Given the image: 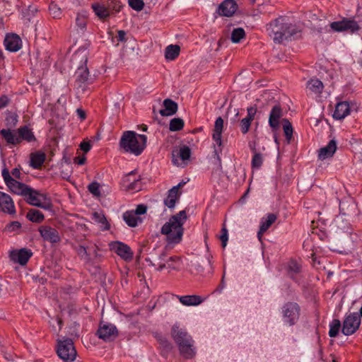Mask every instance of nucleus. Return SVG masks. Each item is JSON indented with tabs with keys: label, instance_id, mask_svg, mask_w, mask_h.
<instances>
[{
	"label": "nucleus",
	"instance_id": "20",
	"mask_svg": "<svg viewBox=\"0 0 362 362\" xmlns=\"http://www.w3.org/2000/svg\"><path fill=\"white\" fill-rule=\"evenodd\" d=\"M340 213L344 216H351L354 214L356 205L351 197H346L339 202Z\"/></svg>",
	"mask_w": 362,
	"mask_h": 362
},
{
	"label": "nucleus",
	"instance_id": "41",
	"mask_svg": "<svg viewBox=\"0 0 362 362\" xmlns=\"http://www.w3.org/2000/svg\"><path fill=\"white\" fill-rule=\"evenodd\" d=\"M341 327V322L339 320L334 319L329 324V336L330 337H335L337 336L339 329Z\"/></svg>",
	"mask_w": 362,
	"mask_h": 362
},
{
	"label": "nucleus",
	"instance_id": "57",
	"mask_svg": "<svg viewBox=\"0 0 362 362\" xmlns=\"http://www.w3.org/2000/svg\"><path fill=\"white\" fill-rule=\"evenodd\" d=\"M21 225L18 221H13L6 226V229L10 231H15L21 228Z\"/></svg>",
	"mask_w": 362,
	"mask_h": 362
},
{
	"label": "nucleus",
	"instance_id": "9",
	"mask_svg": "<svg viewBox=\"0 0 362 362\" xmlns=\"http://www.w3.org/2000/svg\"><path fill=\"white\" fill-rule=\"evenodd\" d=\"M361 319L357 313L349 314L343 322L342 333L349 336L353 334L359 327Z\"/></svg>",
	"mask_w": 362,
	"mask_h": 362
},
{
	"label": "nucleus",
	"instance_id": "7",
	"mask_svg": "<svg viewBox=\"0 0 362 362\" xmlns=\"http://www.w3.org/2000/svg\"><path fill=\"white\" fill-rule=\"evenodd\" d=\"M198 349L191 334L182 331V360H193L196 358Z\"/></svg>",
	"mask_w": 362,
	"mask_h": 362
},
{
	"label": "nucleus",
	"instance_id": "18",
	"mask_svg": "<svg viewBox=\"0 0 362 362\" xmlns=\"http://www.w3.org/2000/svg\"><path fill=\"white\" fill-rule=\"evenodd\" d=\"M4 42L6 49L13 52L18 51L22 47L21 39L16 34L6 35Z\"/></svg>",
	"mask_w": 362,
	"mask_h": 362
},
{
	"label": "nucleus",
	"instance_id": "40",
	"mask_svg": "<svg viewBox=\"0 0 362 362\" xmlns=\"http://www.w3.org/2000/svg\"><path fill=\"white\" fill-rule=\"evenodd\" d=\"M172 337L177 343L179 349L181 348V329L180 328L179 323H176L173 325L171 331Z\"/></svg>",
	"mask_w": 362,
	"mask_h": 362
},
{
	"label": "nucleus",
	"instance_id": "31",
	"mask_svg": "<svg viewBox=\"0 0 362 362\" xmlns=\"http://www.w3.org/2000/svg\"><path fill=\"white\" fill-rule=\"evenodd\" d=\"M18 136L20 139V143L23 140H25L28 142H30L32 141H34L35 139L32 131L26 126L23 127L18 129Z\"/></svg>",
	"mask_w": 362,
	"mask_h": 362
},
{
	"label": "nucleus",
	"instance_id": "50",
	"mask_svg": "<svg viewBox=\"0 0 362 362\" xmlns=\"http://www.w3.org/2000/svg\"><path fill=\"white\" fill-rule=\"evenodd\" d=\"M127 190H136L139 191L141 189V182L139 179L134 177L132 182L126 185Z\"/></svg>",
	"mask_w": 362,
	"mask_h": 362
},
{
	"label": "nucleus",
	"instance_id": "61",
	"mask_svg": "<svg viewBox=\"0 0 362 362\" xmlns=\"http://www.w3.org/2000/svg\"><path fill=\"white\" fill-rule=\"evenodd\" d=\"M192 267L194 268L197 273H202L204 272V267L198 261H196L195 262H192Z\"/></svg>",
	"mask_w": 362,
	"mask_h": 362
},
{
	"label": "nucleus",
	"instance_id": "3",
	"mask_svg": "<svg viewBox=\"0 0 362 362\" xmlns=\"http://www.w3.org/2000/svg\"><path fill=\"white\" fill-rule=\"evenodd\" d=\"M147 137L133 131L124 132L119 141V146L125 152L140 155L146 146Z\"/></svg>",
	"mask_w": 362,
	"mask_h": 362
},
{
	"label": "nucleus",
	"instance_id": "63",
	"mask_svg": "<svg viewBox=\"0 0 362 362\" xmlns=\"http://www.w3.org/2000/svg\"><path fill=\"white\" fill-rule=\"evenodd\" d=\"M8 103V99L6 96L4 95L0 98V109L5 107Z\"/></svg>",
	"mask_w": 362,
	"mask_h": 362
},
{
	"label": "nucleus",
	"instance_id": "42",
	"mask_svg": "<svg viewBox=\"0 0 362 362\" xmlns=\"http://www.w3.org/2000/svg\"><path fill=\"white\" fill-rule=\"evenodd\" d=\"M283 129L286 139L289 141L293 136V127L287 119H282Z\"/></svg>",
	"mask_w": 362,
	"mask_h": 362
},
{
	"label": "nucleus",
	"instance_id": "46",
	"mask_svg": "<svg viewBox=\"0 0 362 362\" xmlns=\"http://www.w3.org/2000/svg\"><path fill=\"white\" fill-rule=\"evenodd\" d=\"M88 189L95 197H99L101 195L100 184L98 182H93L89 184Z\"/></svg>",
	"mask_w": 362,
	"mask_h": 362
},
{
	"label": "nucleus",
	"instance_id": "32",
	"mask_svg": "<svg viewBox=\"0 0 362 362\" xmlns=\"http://www.w3.org/2000/svg\"><path fill=\"white\" fill-rule=\"evenodd\" d=\"M123 218L126 223L130 227H135L137 226L138 222H141V218H138L133 211H126L123 214Z\"/></svg>",
	"mask_w": 362,
	"mask_h": 362
},
{
	"label": "nucleus",
	"instance_id": "37",
	"mask_svg": "<svg viewBox=\"0 0 362 362\" xmlns=\"http://www.w3.org/2000/svg\"><path fill=\"white\" fill-rule=\"evenodd\" d=\"M49 57L46 52L41 53L40 52H36L35 61L36 65H38L42 67V69H45L48 66V59Z\"/></svg>",
	"mask_w": 362,
	"mask_h": 362
},
{
	"label": "nucleus",
	"instance_id": "25",
	"mask_svg": "<svg viewBox=\"0 0 362 362\" xmlns=\"http://www.w3.org/2000/svg\"><path fill=\"white\" fill-rule=\"evenodd\" d=\"M337 150V142L334 139H332L327 145L321 148L319 151L318 158L320 160H325L333 156Z\"/></svg>",
	"mask_w": 362,
	"mask_h": 362
},
{
	"label": "nucleus",
	"instance_id": "55",
	"mask_svg": "<svg viewBox=\"0 0 362 362\" xmlns=\"http://www.w3.org/2000/svg\"><path fill=\"white\" fill-rule=\"evenodd\" d=\"M136 177L134 173L132 171L125 175L122 179V184L124 188H126V185H128L129 182H132L133 180V178Z\"/></svg>",
	"mask_w": 362,
	"mask_h": 362
},
{
	"label": "nucleus",
	"instance_id": "33",
	"mask_svg": "<svg viewBox=\"0 0 362 362\" xmlns=\"http://www.w3.org/2000/svg\"><path fill=\"white\" fill-rule=\"evenodd\" d=\"M92 8L95 15L100 19H105L110 16V11L107 8V6L106 7L104 5H101L99 4H94L92 5Z\"/></svg>",
	"mask_w": 362,
	"mask_h": 362
},
{
	"label": "nucleus",
	"instance_id": "19",
	"mask_svg": "<svg viewBox=\"0 0 362 362\" xmlns=\"http://www.w3.org/2000/svg\"><path fill=\"white\" fill-rule=\"evenodd\" d=\"M247 116L243 118L240 122V131L243 134L248 132L252 122L254 120L255 116L257 113V108L255 107H250L247 108Z\"/></svg>",
	"mask_w": 362,
	"mask_h": 362
},
{
	"label": "nucleus",
	"instance_id": "29",
	"mask_svg": "<svg viewBox=\"0 0 362 362\" xmlns=\"http://www.w3.org/2000/svg\"><path fill=\"white\" fill-rule=\"evenodd\" d=\"M181 161V141H178L171 152V162L173 165L179 167Z\"/></svg>",
	"mask_w": 362,
	"mask_h": 362
},
{
	"label": "nucleus",
	"instance_id": "49",
	"mask_svg": "<svg viewBox=\"0 0 362 362\" xmlns=\"http://www.w3.org/2000/svg\"><path fill=\"white\" fill-rule=\"evenodd\" d=\"M129 5L134 10L140 11L143 9L144 3L142 0H129Z\"/></svg>",
	"mask_w": 362,
	"mask_h": 362
},
{
	"label": "nucleus",
	"instance_id": "51",
	"mask_svg": "<svg viewBox=\"0 0 362 362\" xmlns=\"http://www.w3.org/2000/svg\"><path fill=\"white\" fill-rule=\"evenodd\" d=\"M121 5L119 3L115 0H109L107 3V8L110 11V14L112 11L119 12L120 11Z\"/></svg>",
	"mask_w": 362,
	"mask_h": 362
},
{
	"label": "nucleus",
	"instance_id": "22",
	"mask_svg": "<svg viewBox=\"0 0 362 362\" xmlns=\"http://www.w3.org/2000/svg\"><path fill=\"white\" fill-rule=\"evenodd\" d=\"M350 111L351 106L349 102L344 101L337 103L333 113V117L338 120L343 119L350 114Z\"/></svg>",
	"mask_w": 362,
	"mask_h": 362
},
{
	"label": "nucleus",
	"instance_id": "11",
	"mask_svg": "<svg viewBox=\"0 0 362 362\" xmlns=\"http://www.w3.org/2000/svg\"><path fill=\"white\" fill-rule=\"evenodd\" d=\"M223 129V119L221 117H218L214 124V132L212 134L213 140L214 141V153L219 158V153L221 152V134Z\"/></svg>",
	"mask_w": 362,
	"mask_h": 362
},
{
	"label": "nucleus",
	"instance_id": "59",
	"mask_svg": "<svg viewBox=\"0 0 362 362\" xmlns=\"http://www.w3.org/2000/svg\"><path fill=\"white\" fill-rule=\"evenodd\" d=\"M225 275H226V271H225V269H223V276H222V278H221V283L218 287V291H219V293H221V291L226 288V282H225Z\"/></svg>",
	"mask_w": 362,
	"mask_h": 362
},
{
	"label": "nucleus",
	"instance_id": "26",
	"mask_svg": "<svg viewBox=\"0 0 362 362\" xmlns=\"http://www.w3.org/2000/svg\"><path fill=\"white\" fill-rule=\"evenodd\" d=\"M276 216L274 214H269L267 216L263 217L260 221L257 236L260 237L270 228V226L276 221Z\"/></svg>",
	"mask_w": 362,
	"mask_h": 362
},
{
	"label": "nucleus",
	"instance_id": "6",
	"mask_svg": "<svg viewBox=\"0 0 362 362\" xmlns=\"http://www.w3.org/2000/svg\"><path fill=\"white\" fill-rule=\"evenodd\" d=\"M86 49L78 50L74 54V59H78L81 57V62L83 64L80 66L76 73V86L78 89H81L84 91L87 86L90 83V78L89 76L88 69L86 66V62L88 61L87 54Z\"/></svg>",
	"mask_w": 362,
	"mask_h": 362
},
{
	"label": "nucleus",
	"instance_id": "13",
	"mask_svg": "<svg viewBox=\"0 0 362 362\" xmlns=\"http://www.w3.org/2000/svg\"><path fill=\"white\" fill-rule=\"evenodd\" d=\"M38 231L45 241H47L51 243H57L61 240L59 231L56 228L49 226H41L39 228Z\"/></svg>",
	"mask_w": 362,
	"mask_h": 362
},
{
	"label": "nucleus",
	"instance_id": "16",
	"mask_svg": "<svg viewBox=\"0 0 362 362\" xmlns=\"http://www.w3.org/2000/svg\"><path fill=\"white\" fill-rule=\"evenodd\" d=\"M33 255L30 250L27 248H22L18 250H13L10 253L11 259L21 265H25L28 262L29 259Z\"/></svg>",
	"mask_w": 362,
	"mask_h": 362
},
{
	"label": "nucleus",
	"instance_id": "24",
	"mask_svg": "<svg viewBox=\"0 0 362 362\" xmlns=\"http://www.w3.org/2000/svg\"><path fill=\"white\" fill-rule=\"evenodd\" d=\"M235 11L236 4L233 0H226L218 7L219 14L227 17L232 16Z\"/></svg>",
	"mask_w": 362,
	"mask_h": 362
},
{
	"label": "nucleus",
	"instance_id": "44",
	"mask_svg": "<svg viewBox=\"0 0 362 362\" xmlns=\"http://www.w3.org/2000/svg\"><path fill=\"white\" fill-rule=\"evenodd\" d=\"M87 20L86 17L82 14H78L76 18V24L81 31L83 32L86 28Z\"/></svg>",
	"mask_w": 362,
	"mask_h": 362
},
{
	"label": "nucleus",
	"instance_id": "36",
	"mask_svg": "<svg viewBox=\"0 0 362 362\" xmlns=\"http://www.w3.org/2000/svg\"><path fill=\"white\" fill-rule=\"evenodd\" d=\"M26 217L32 222L40 223L44 220L43 214L37 210L32 209L27 213Z\"/></svg>",
	"mask_w": 362,
	"mask_h": 362
},
{
	"label": "nucleus",
	"instance_id": "62",
	"mask_svg": "<svg viewBox=\"0 0 362 362\" xmlns=\"http://www.w3.org/2000/svg\"><path fill=\"white\" fill-rule=\"evenodd\" d=\"M126 33L124 30H119L118 35L117 36V40L119 42H125L126 41Z\"/></svg>",
	"mask_w": 362,
	"mask_h": 362
},
{
	"label": "nucleus",
	"instance_id": "4",
	"mask_svg": "<svg viewBox=\"0 0 362 362\" xmlns=\"http://www.w3.org/2000/svg\"><path fill=\"white\" fill-rule=\"evenodd\" d=\"M301 308L294 301H286L279 308V315L283 325L286 327L296 325L300 317Z\"/></svg>",
	"mask_w": 362,
	"mask_h": 362
},
{
	"label": "nucleus",
	"instance_id": "5",
	"mask_svg": "<svg viewBox=\"0 0 362 362\" xmlns=\"http://www.w3.org/2000/svg\"><path fill=\"white\" fill-rule=\"evenodd\" d=\"M160 233L166 235L168 243H178L181 240V211L171 216L161 228Z\"/></svg>",
	"mask_w": 362,
	"mask_h": 362
},
{
	"label": "nucleus",
	"instance_id": "35",
	"mask_svg": "<svg viewBox=\"0 0 362 362\" xmlns=\"http://www.w3.org/2000/svg\"><path fill=\"white\" fill-rule=\"evenodd\" d=\"M45 160V155L44 153H35L31 154L30 163L31 165L35 168H39Z\"/></svg>",
	"mask_w": 362,
	"mask_h": 362
},
{
	"label": "nucleus",
	"instance_id": "60",
	"mask_svg": "<svg viewBox=\"0 0 362 362\" xmlns=\"http://www.w3.org/2000/svg\"><path fill=\"white\" fill-rule=\"evenodd\" d=\"M80 147L84 153H87L90 151L91 145L88 141H83L81 144Z\"/></svg>",
	"mask_w": 362,
	"mask_h": 362
},
{
	"label": "nucleus",
	"instance_id": "23",
	"mask_svg": "<svg viewBox=\"0 0 362 362\" xmlns=\"http://www.w3.org/2000/svg\"><path fill=\"white\" fill-rule=\"evenodd\" d=\"M163 108L159 110L158 112L163 117H169L175 114L178 110V105L171 99H165L163 103Z\"/></svg>",
	"mask_w": 362,
	"mask_h": 362
},
{
	"label": "nucleus",
	"instance_id": "15",
	"mask_svg": "<svg viewBox=\"0 0 362 362\" xmlns=\"http://www.w3.org/2000/svg\"><path fill=\"white\" fill-rule=\"evenodd\" d=\"M110 249L126 261L133 258V252L131 248L121 242H113L110 245Z\"/></svg>",
	"mask_w": 362,
	"mask_h": 362
},
{
	"label": "nucleus",
	"instance_id": "21",
	"mask_svg": "<svg viewBox=\"0 0 362 362\" xmlns=\"http://www.w3.org/2000/svg\"><path fill=\"white\" fill-rule=\"evenodd\" d=\"M180 188H181V182L168 190V196L164 199V204L169 209H173L176 202H178Z\"/></svg>",
	"mask_w": 362,
	"mask_h": 362
},
{
	"label": "nucleus",
	"instance_id": "39",
	"mask_svg": "<svg viewBox=\"0 0 362 362\" xmlns=\"http://www.w3.org/2000/svg\"><path fill=\"white\" fill-rule=\"evenodd\" d=\"M93 220L98 223H101L105 230H107L110 226L107 221L105 215L101 212H94L93 214Z\"/></svg>",
	"mask_w": 362,
	"mask_h": 362
},
{
	"label": "nucleus",
	"instance_id": "17",
	"mask_svg": "<svg viewBox=\"0 0 362 362\" xmlns=\"http://www.w3.org/2000/svg\"><path fill=\"white\" fill-rule=\"evenodd\" d=\"M0 211L8 214H15L16 209L12 198L0 191Z\"/></svg>",
	"mask_w": 362,
	"mask_h": 362
},
{
	"label": "nucleus",
	"instance_id": "38",
	"mask_svg": "<svg viewBox=\"0 0 362 362\" xmlns=\"http://www.w3.org/2000/svg\"><path fill=\"white\" fill-rule=\"evenodd\" d=\"M300 272V266L296 262L291 261L288 265V273L291 277L296 281L298 282L296 275Z\"/></svg>",
	"mask_w": 362,
	"mask_h": 362
},
{
	"label": "nucleus",
	"instance_id": "58",
	"mask_svg": "<svg viewBox=\"0 0 362 362\" xmlns=\"http://www.w3.org/2000/svg\"><path fill=\"white\" fill-rule=\"evenodd\" d=\"M147 207L144 204H139L137 206L136 209L133 211L134 213L136 214V215H142L144 214L146 212Z\"/></svg>",
	"mask_w": 362,
	"mask_h": 362
},
{
	"label": "nucleus",
	"instance_id": "45",
	"mask_svg": "<svg viewBox=\"0 0 362 362\" xmlns=\"http://www.w3.org/2000/svg\"><path fill=\"white\" fill-rule=\"evenodd\" d=\"M49 11L50 15L54 18H60L62 15V9L54 3H51L49 6Z\"/></svg>",
	"mask_w": 362,
	"mask_h": 362
},
{
	"label": "nucleus",
	"instance_id": "1",
	"mask_svg": "<svg viewBox=\"0 0 362 362\" xmlns=\"http://www.w3.org/2000/svg\"><path fill=\"white\" fill-rule=\"evenodd\" d=\"M1 175L10 190L14 194L23 197L28 204L44 209H51L52 203L45 194L40 193L28 185L16 180L11 176L8 170L6 168L2 170Z\"/></svg>",
	"mask_w": 362,
	"mask_h": 362
},
{
	"label": "nucleus",
	"instance_id": "54",
	"mask_svg": "<svg viewBox=\"0 0 362 362\" xmlns=\"http://www.w3.org/2000/svg\"><path fill=\"white\" fill-rule=\"evenodd\" d=\"M195 206L192 205L191 206L187 207L185 210H182V225L185 221L194 214Z\"/></svg>",
	"mask_w": 362,
	"mask_h": 362
},
{
	"label": "nucleus",
	"instance_id": "30",
	"mask_svg": "<svg viewBox=\"0 0 362 362\" xmlns=\"http://www.w3.org/2000/svg\"><path fill=\"white\" fill-rule=\"evenodd\" d=\"M323 88V83L317 78H311L307 83V88L313 93H322Z\"/></svg>",
	"mask_w": 362,
	"mask_h": 362
},
{
	"label": "nucleus",
	"instance_id": "48",
	"mask_svg": "<svg viewBox=\"0 0 362 362\" xmlns=\"http://www.w3.org/2000/svg\"><path fill=\"white\" fill-rule=\"evenodd\" d=\"M262 156L259 153H255L252 159V166L258 168L262 165Z\"/></svg>",
	"mask_w": 362,
	"mask_h": 362
},
{
	"label": "nucleus",
	"instance_id": "10",
	"mask_svg": "<svg viewBox=\"0 0 362 362\" xmlns=\"http://www.w3.org/2000/svg\"><path fill=\"white\" fill-rule=\"evenodd\" d=\"M118 334L117 327L110 323H101L97 331V335L105 341L114 340Z\"/></svg>",
	"mask_w": 362,
	"mask_h": 362
},
{
	"label": "nucleus",
	"instance_id": "2",
	"mask_svg": "<svg viewBox=\"0 0 362 362\" xmlns=\"http://www.w3.org/2000/svg\"><path fill=\"white\" fill-rule=\"evenodd\" d=\"M276 43H282L297 33L298 30L289 17L281 16L271 21L267 28Z\"/></svg>",
	"mask_w": 362,
	"mask_h": 362
},
{
	"label": "nucleus",
	"instance_id": "34",
	"mask_svg": "<svg viewBox=\"0 0 362 362\" xmlns=\"http://www.w3.org/2000/svg\"><path fill=\"white\" fill-rule=\"evenodd\" d=\"M180 47L179 45H168L165 48V57L168 60H174L180 54Z\"/></svg>",
	"mask_w": 362,
	"mask_h": 362
},
{
	"label": "nucleus",
	"instance_id": "64",
	"mask_svg": "<svg viewBox=\"0 0 362 362\" xmlns=\"http://www.w3.org/2000/svg\"><path fill=\"white\" fill-rule=\"evenodd\" d=\"M86 157L81 156V157H77L74 159V162L76 163L78 165H83L86 163Z\"/></svg>",
	"mask_w": 362,
	"mask_h": 362
},
{
	"label": "nucleus",
	"instance_id": "14",
	"mask_svg": "<svg viewBox=\"0 0 362 362\" xmlns=\"http://www.w3.org/2000/svg\"><path fill=\"white\" fill-rule=\"evenodd\" d=\"M330 27L332 30L337 32L350 30L351 33H354L360 29L358 23L351 19H344L341 21L333 22L331 23Z\"/></svg>",
	"mask_w": 362,
	"mask_h": 362
},
{
	"label": "nucleus",
	"instance_id": "47",
	"mask_svg": "<svg viewBox=\"0 0 362 362\" xmlns=\"http://www.w3.org/2000/svg\"><path fill=\"white\" fill-rule=\"evenodd\" d=\"M169 129L171 132H176L181 129V118H173L169 124Z\"/></svg>",
	"mask_w": 362,
	"mask_h": 362
},
{
	"label": "nucleus",
	"instance_id": "27",
	"mask_svg": "<svg viewBox=\"0 0 362 362\" xmlns=\"http://www.w3.org/2000/svg\"><path fill=\"white\" fill-rule=\"evenodd\" d=\"M0 134L8 144H17L20 143V139L18 136V131H11V129H2Z\"/></svg>",
	"mask_w": 362,
	"mask_h": 362
},
{
	"label": "nucleus",
	"instance_id": "28",
	"mask_svg": "<svg viewBox=\"0 0 362 362\" xmlns=\"http://www.w3.org/2000/svg\"><path fill=\"white\" fill-rule=\"evenodd\" d=\"M204 302V298L198 295L182 296V305L198 306Z\"/></svg>",
	"mask_w": 362,
	"mask_h": 362
},
{
	"label": "nucleus",
	"instance_id": "8",
	"mask_svg": "<svg viewBox=\"0 0 362 362\" xmlns=\"http://www.w3.org/2000/svg\"><path fill=\"white\" fill-rule=\"evenodd\" d=\"M57 352L64 362H73L76 356V351L71 339L60 341Z\"/></svg>",
	"mask_w": 362,
	"mask_h": 362
},
{
	"label": "nucleus",
	"instance_id": "52",
	"mask_svg": "<svg viewBox=\"0 0 362 362\" xmlns=\"http://www.w3.org/2000/svg\"><path fill=\"white\" fill-rule=\"evenodd\" d=\"M191 156V149L187 146H182V166L187 164Z\"/></svg>",
	"mask_w": 362,
	"mask_h": 362
},
{
	"label": "nucleus",
	"instance_id": "43",
	"mask_svg": "<svg viewBox=\"0 0 362 362\" xmlns=\"http://www.w3.org/2000/svg\"><path fill=\"white\" fill-rule=\"evenodd\" d=\"M245 33L243 28H235L231 33V40L234 43H238L245 37Z\"/></svg>",
	"mask_w": 362,
	"mask_h": 362
},
{
	"label": "nucleus",
	"instance_id": "53",
	"mask_svg": "<svg viewBox=\"0 0 362 362\" xmlns=\"http://www.w3.org/2000/svg\"><path fill=\"white\" fill-rule=\"evenodd\" d=\"M219 239L221 241L222 247L225 248L227 245V243L228 240V230L225 227L221 229V234L219 236Z\"/></svg>",
	"mask_w": 362,
	"mask_h": 362
},
{
	"label": "nucleus",
	"instance_id": "12",
	"mask_svg": "<svg viewBox=\"0 0 362 362\" xmlns=\"http://www.w3.org/2000/svg\"><path fill=\"white\" fill-rule=\"evenodd\" d=\"M284 117V111L279 105L272 107L269 115L268 123L272 131H276L280 127Z\"/></svg>",
	"mask_w": 362,
	"mask_h": 362
},
{
	"label": "nucleus",
	"instance_id": "56",
	"mask_svg": "<svg viewBox=\"0 0 362 362\" xmlns=\"http://www.w3.org/2000/svg\"><path fill=\"white\" fill-rule=\"evenodd\" d=\"M76 252L78 255L83 259H89V255L87 252L86 248L82 245H80L76 249Z\"/></svg>",
	"mask_w": 362,
	"mask_h": 362
}]
</instances>
